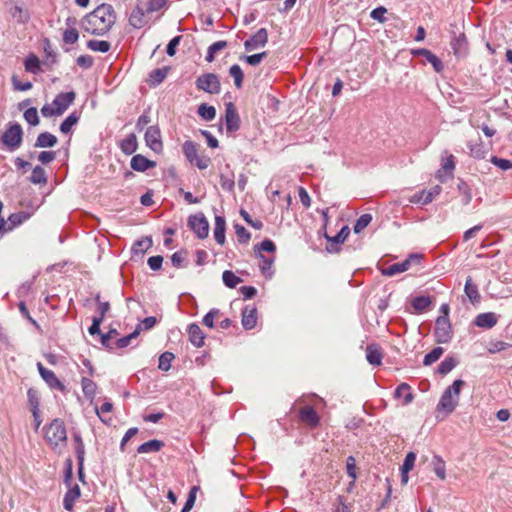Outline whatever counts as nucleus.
Masks as SVG:
<instances>
[{
    "label": "nucleus",
    "instance_id": "f257e3e1",
    "mask_svg": "<svg viewBox=\"0 0 512 512\" xmlns=\"http://www.w3.org/2000/svg\"><path fill=\"white\" fill-rule=\"evenodd\" d=\"M115 22L116 13L113 6L101 4L83 17L81 26L86 32L101 36L109 32Z\"/></svg>",
    "mask_w": 512,
    "mask_h": 512
},
{
    "label": "nucleus",
    "instance_id": "f03ea898",
    "mask_svg": "<svg viewBox=\"0 0 512 512\" xmlns=\"http://www.w3.org/2000/svg\"><path fill=\"white\" fill-rule=\"evenodd\" d=\"M465 385L463 380H455L453 384L445 389L438 405V411H444L446 414L452 413L458 405L461 389Z\"/></svg>",
    "mask_w": 512,
    "mask_h": 512
},
{
    "label": "nucleus",
    "instance_id": "7ed1b4c3",
    "mask_svg": "<svg viewBox=\"0 0 512 512\" xmlns=\"http://www.w3.org/2000/svg\"><path fill=\"white\" fill-rule=\"evenodd\" d=\"M45 440L53 448L65 446L67 442V432L63 421L60 419L53 420L49 426L45 428Z\"/></svg>",
    "mask_w": 512,
    "mask_h": 512
},
{
    "label": "nucleus",
    "instance_id": "20e7f679",
    "mask_svg": "<svg viewBox=\"0 0 512 512\" xmlns=\"http://www.w3.org/2000/svg\"><path fill=\"white\" fill-rule=\"evenodd\" d=\"M182 150L186 159L200 170L208 168L211 163L210 158L204 152H200L198 145L193 141H185Z\"/></svg>",
    "mask_w": 512,
    "mask_h": 512
},
{
    "label": "nucleus",
    "instance_id": "39448f33",
    "mask_svg": "<svg viewBox=\"0 0 512 512\" xmlns=\"http://www.w3.org/2000/svg\"><path fill=\"white\" fill-rule=\"evenodd\" d=\"M196 87L209 94H218L221 91V84L218 76L214 73H205L196 80Z\"/></svg>",
    "mask_w": 512,
    "mask_h": 512
},
{
    "label": "nucleus",
    "instance_id": "423d86ee",
    "mask_svg": "<svg viewBox=\"0 0 512 512\" xmlns=\"http://www.w3.org/2000/svg\"><path fill=\"white\" fill-rule=\"evenodd\" d=\"M434 336L438 343H448L452 338V327L449 318L439 316L435 322Z\"/></svg>",
    "mask_w": 512,
    "mask_h": 512
},
{
    "label": "nucleus",
    "instance_id": "0eeeda50",
    "mask_svg": "<svg viewBox=\"0 0 512 512\" xmlns=\"http://www.w3.org/2000/svg\"><path fill=\"white\" fill-rule=\"evenodd\" d=\"M22 128L19 124L11 125L3 134L2 142L10 148V150L17 149L22 142Z\"/></svg>",
    "mask_w": 512,
    "mask_h": 512
},
{
    "label": "nucleus",
    "instance_id": "6e6552de",
    "mask_svg": "<svg viewBox=\"0 0 512 512\" xmlns=\"http://www.w3.org/2000/svg\"><path fill=\"white\" fill-rule=\"evenodd\" d=\"M188 224L199 238L203 239L208 236L209 223L203 214L199 213L190 216L188 219Z\"/></svg>",
    "mask_w": 512,
    "mask_h": 512
},
{
    "label": "nucleus",
    "instance_id": "1a4fd4ad",
    "mask_svg": "<svg viewBox=\"0 0 512 512\" xmlns=\"http://www.w3.org/2000/svg\"><path fill=\"white\" fill-rule=\"evenodd\" d=\"M146 145L156 153H160L163 149L161 141V132L157 126H150L145 132Z\"/></svg>",
    "mask_w": 512,
    "mask_h": 512
},
{
    "label": "nucleus",
    "instance_id": "9d476101",
    "mask_svg": "<svg viewBox=\"0 0 512 512\" xmlns=\"http://www.w3.org/2000/svg\"><path fill=\"white\" fill-rule=\"evenodd\" d=\"M421 256L418 254H411L409 258L404 260L401 263H395L387 267L382 271V273L386 276H394L396 274L405 272L409 269L412 262L419 263Z\"/></svg>",
    "mask_w": 512,
    "mask_h": 512
},
{
    "label": "nucleus",
    "instance_id": "9b49d317",
    "mask_svg": "<svg viewBox=\"0 0 512 512\" xmlns=\"http://www.w3.org/2000/svg\"><path fill=\"white\" fill-rule=\"evenodd\" d=\"M225 124L228 132H235L240 128V117L233 103H226Z\"/></svg>",
    "mask_w": 512,
    "mask_h": 512
},
{
    "label": "nucleus",
    "instance_id": "f8f14e48",
    "mask_svg": "<svg viewBox=\"0 0 512 512\" xmlns=\"http://www.w3.org/2000/svg\"><path fill=\"white\" fill-rule=\"evenodd\" d=\"M268 42V32L261 28L251 38L245 41L244 47L247 51H252L264 47Z\"/></svg>",
    "mask_w": 512,
    "mask_h": 512
},
{
    "label": "nucleus",
    "instance_id": "ddd939ff",
    "mask_svg": "<svg viewBox=\"0 0 512 512\" xmlns=\"http://www.w3.org/2000/svg\"><path fill=\"white\" fill-rule=\"evenodd\" d=\"M37 368L41 377L49 385V387L53 389H58L60 391H63L65 389L62 382L57 378V376L52 370L45 368L43 364L40 362L37 364Z\"/></svg>",
    "mask_w": 512,
    "mask_h": 512
},
{
    "label": "nucleus",
    "instance_id": "4468645a",
    "mask_svg": "<svg viewBox=\"0 0 512 512\" xmlns=\"http://www.w3.org/2000/svg\"><path fill=\"white\" fill-rule=\"evenodd\" d=\"M75 97L76 94L73 91L60 93L55 97L52 103L55 105V108L58 109V112H60L62 115L74 102Z\"/></svg>",
    "mask_w": 512,
    "mask_h": 512
},
{
    "label": "nucleus",
    "instance_id": "2eb2a0df",
    "mask_svg": "<svg viewBox=\"0 0 512 512\" xmlns=\"http://www.w3.org/2000/svg\"><path fill=\"white\" fill-rule=\"evenodd\" d=\"M412 53L414 55L423 56L426 59V61L432 65L433 69L437 73H440L443 71V69H444L443 62L435 54H433L430 50L421 48V49L414 50Z\"/></svg>",
    "mask_w": 512,
    "mask_h": 512
},
{
    "label": "nucleus",
    "instance_id": "dca6fc26",
    "mask_svg": "<svg viewBox=\"0 0 512 512\" xmlns=\"http://www.w3.org/2000/svg\"><path fill=\"white\" fill-rule=\"evenodd\" d=\"M299 416L303 423L307 424L308 426H310L312 428L318 426L319 421H320L318 414L310 406H305V407L301 408L300 412H299Z\"/></svg>",
    "mask_w": 512,
    "mask_h": 512
},
{
    "label": "nucleus",
    "instance_id": "f3484780",
    "mask_svg": "<svg viewBox=\"0 0 512 512\" xmlns=\"http://www.w3.org/2000/svg\"><path fill=\"white\" fill-rule=\"evenodd\" d=\"M257 324V309L254 306H246L242 311V325L246 330L253 329Z\"/></svg>",
    "mask_w": 512,
    "mask_h": 512
},
{
    "label": "nucleus",
    "instance_id": "a211bd4d",
    "mask_svg": "<svg viewBox=\"0 0 512 512\" xmlns=\"http://www.w3.org/2000/svg\"><path fill=\"white\" fill-rule=\"evenodd\" d=\"M131 168L135 171L144 172L155 167L156 163L147 159L141 154L134 155L130 162Z\"/></svg>",
    "mask_w": 512,
    "mask_h": 512
},
{
    "label": "nucleus",
    "instance_id": "6ab92c4d",
    "mask_svg": "<svg viewBox=\"0 0 512 512\" xmlns=\"http://www.w3.org/2000/svg\"><path fill=\"white\" fill-rule=\"evenodd\" d=\"M497 320L495 313H481L475 318V325L481 328L490 329L496 325Z\"/></svg>",
    "mask_w": 512,
    "mask_h": 512
},
{
    "label": "nucleus",
    "instance_id": "aec40b11",
    "mask_svg": "<svg viewBox=\"0 0 512 512\" xmlns=\"http://www.w3.org/2000/svg\"><path fill=\"white\" fill-rule=\"evenodd\" d=\"M189 340L195 347L204 345L205 335L197 324H191L188 327Z\"/></svg>",
    "mask_w": 512,
    "mask_h": 512
},
{
    "label": "nucleus",
    "instance_id": "412c9836",
    "mask_svg": "<svg viewBox=\"0 0 512 512\" xmlns=\"http://www.w3.org/2000/svg\"><path fill=\"white\" fill-rule=\"evenodd\" d=\"M129 23L134 28H142L146 24L145 11L140 6H136L130 14Z\"/></svg>",
    "mask_w": 512,
    "mask_h": 512
},
{
    "label": "nucleus",
    "instance_id": "4be33fe9",
    "mask_svg": "<svg viewBox=\"0 0 512 512\" xmlns=\"http://www.w3.org/2000/svg\"><path fill=\"white\" fill-rule=\"evenodd\" d=\"M225 229L226 222L225 219L221 216L215 217V226H214V238L216 242L220 245L225 243Z\"/></svg>",
    "mask_w": 512,
    "mask_h": 512
},
{
    "label": "nucleus",
    "instance_id": "5701e85b",
    "mask_svg": "<svg viewBox=\"0 0 512 512\" xmlns=\"http://www.w3.org/2000/svg\"><path fill=\"white\" fill-rule=\"evenodd\" d=\"M164 447V442L153 439L141 444L137 448L139 454L154 453L160 451Z\"/></svg>",
    "mask_w": 512,
    "mask_h": 512
},
{
    "label": "nucleus",
    "instance_id": "b1692460",
    "mask_svg": "<svg viewBox=\"0 0 512 512\" xmlns=\"http://www.w3.org/2000/svg\"><path fill=\"white\" fill-rule=\"evenodd\" d=\"M138 143H137V137L135 134H129L124 138L120 143V148L123 153L127 155H131L134 153L137 149Z\"/></svg>",
    "mask_w": 512,
    "mask_h": 512
},
{
    "label": "nucleus",
    "instance_id": "393cba45",
    "mask_svg": "<svg viewBox=\"0 0 512 512\" xmlns=\"http://www.w3.org/2000/svg\"><path fill=\"white\" fill-rule=\"evenodd\" d=\"M366 359L371 365H380L382 353L377 345L371 344L366 348Z\"/></svg>",
    "mask_w": 512,
    "mask_h": 512
},
{
    "label": "nucleus",
    "instance_id": "a878e982",
    "mask_svg": "<svg viewBox=\"0 0 512 512\" xmlns=\"http://www.w3.org/2000/svg\"><path fill=\"white\" fill-rule=\"evenodd\" d=\"M80 497V488L75 485L64 496L63 505L67 511H72L74 502Z\"/></svg>",
    "mask_w": 512,
    "mask_h": 512
},
{
    "label": "nucleus",
    "instance_id": "bb28decb",
    "mask_svg": "<svg viewBox=\"0 0 512 512\" xmlns=\"http://www.w3.org/2000/svg\"><path fill=\"white\" fill-rule=\"evenodd\" d=\"M57 144V138L49 132L40 133L36 139L35 147L46 148Z\"/></svg>",
    "mask_w": 512,
    "mask_h": 512
},
{
    "label": "nucleus",
    "instance_id": "cd10ccee",
    "mask_svg": "<svg viewBox=\"0 0 512 512\" xmlns=\"http://www.w3.org/2000/svg\"><path fill=\"white\" fill-rule=\"evenodd\" d=\"M451 46L456 56L460 57L465 55L467 52V41L465 34H460L458 37H456L451 42Z\"/></svg>",
    "mask_w": 512,
    "mask_h": 512
},
{
    "label": "nucleus",
    "instance_id": "c85d7f7f",
    "mask_svg": "<svg viewBox=\"0 0 512 512\" xmlns=\"http://www.w3.org/2000/svg\"><path fill=\"white\" fill-rule=\"evenodd\" d=\"M394 395L396 398L403 399V402H402L403 405L409 404L413 399V395L410 391V386L406 383L400 384L396 388Z\"/></svg>",
    "mask_w": 512,
    "mask_h": 512
},
{
    "label": "nucleus",
    "instance_id": "c756f323",
    "mask_svg": "<svg viewBox=\"0 0 512 512\" xmlns=\"http://www.w3.org/2000/svg\"><path fill=\"white\" fill-rule=\"evenodd\" d=\"M467 147H468L469 153L472 157L477 158V159L485 158L486 150H485L480 139H478L475 143L473 141H469L467 144Z\"/></svg>",
    "mask_w": 512,
    "mask_h": 512
},
{
    "label": "nucleus",
    "instance_id": "7c9ffc66",
    "mask_svg": "<svg viewBox=\"0 0 512 512\" xmlns=\"http://www.w3.org/2000/svg\"><path fill=\"white\" fill-rule=\"evenodd\" d=\"M464 290H465V294L467 295V297L469 298V300L472 303H475V302L479 301L480 294H479V291H478V287H477L476 284L473 283L471 277H468L466 279L465 289Z\"/></svg>",
    "mask_w": 512,
    "mask_h": 512
},
{
    "label": "nucleus",
    "instance_id": "2f4dec72",
    "mask_svg": "<svg viewBox=\"0 0 512 512\" xmlns=\"http://www.w3.org/2000/svg\"><path fill=\"white\" fill-rule=\"evenodd\" d=\"M151 246L152 239L150 237H143L133 244L132 252L135 255H143Z\"/></svg>",
    "mask_w": 512,
    "mask_h": 512
},
{
    "label": "nucleus",
    "instance_id": "473e14b6",
    "mask_svg": "<svg viewBox=\"0 0 512 512\" xmlns=\"http://www.w3.org/2000/svg\"><path fill=\"white\" fill-rule=\"evenodd\" d=\"M432 301L429 296H418L412 300V306L415 311L422 313L424 312L430 305Z\"/></svg>",
    "mask_w": 512,
    "mask_h": 512
},
{
    "label": "nucleus",
    "instance_id": "72a5a7b5",
    "mask_svg": "<svg viewBox=\"0 0 512 512\" xmlns=\"http://www.w3.org/2000/svg\"><path fill=\"white\" fill-rule=\"evenodd\" d=\"M87 47L92 51L105 53L110 50L111 44L105 40H89Z\"/></svg>",
    "mask_w": 512,
    "mask_h": 512
},
{
    "label": "nucleus",
    "instance_id": "f704fd0d",
    "mask_svg": "<svg viewBox=\"0 0 512 512\" xmlns=\"http://www.w3.org/2000/svg\"><path fill=\"white\" fill-rule=\"evenodd\" d=\"M198 114L204 120L211 121L216 116V110L213 106H209V105L203 103V104L199 105V107H198Z\"/></svg>",
    "mask_w": 512,
    "mask_h": 512
},
{
    "label": "nucleus",
    "instance_id": "c9c22d12",
    "mask_svg": "<svg viewBox=\"0 0 512 512\" xmlns=\"http://www.w3.org/2000/svg\"><path fill=\"white\" fill-rule=\"evenodd\" d=\"M82 391L86 397H94L96 394V384L87 377L81 379Z\"/></svg>",
    "mask_w": 512,
    "mask_h": 512
},
{
    "label": "nucleus",
    "instance_id": "e433bc0d",
    "mask_svg": "<svg viewBox=\"0 0 512 512\" xmlns=\"http://www.w3.org/2000/svg\"><path fill=\"white\" fill-rule=\"evenodd\" d=\"M222 279L224 284L229 288H235L239 283L242 282V279L236 276L232 271L226 270L222 274Z\"/></svg>",
    "mask_w": 512,
    "mask_h": 512
},
{
    "label": "nucleus",
    "instance_id": "4c0bfd02",
    "mask_svg": "<svg viewBox=\"0 0 512 512\" xmlns=\"http://www.w3.org/2000/svg\"><path fill=\"white\" fill-rule=\"evenodd\" d=\"M229 74L233 77L235 86L241 88L244 77L241 67L237 64L232 65L229 69Z\"/></svg>",
    "mask_w": 512,
    "mask_h": 512
},
{
    "label": "nucleus",
    "instance_id": "58836bf2",
    "mask_svg": "<svg viewBox=\"0 0 512 512\" xmlns=\"http://www.w3.org/2000/svg\"><path fill=\"white\" fill-rule=\"evenodd\" d=\"M30 181L34 184H45L47 182L45 170L41 166H36L32 171Z\"/></svg>",
    "mask_w": 512,
    "mask_h": 512
},
{
    "label": "nucleus",
    "instance_id": "ea45409f",
    "mask_svg": "<svg viewBox=\"0 0 512 512\" xmlns=\"http://www.w3.org/2000/svg\"><path fill=\"white\" fill-rule=\"evenodd\" d=\"M443 353L444 349L442 347H435L424 357L423 364L426 366L433 364L442 356Z\"/></svg>",
    "mask_w": 512,
    "mask_h": 512
},
{
    "label": "nucleus",
    "instance_id": "a19ab883",
    "mask_svg": "<svg viewBox=\"0 0 512 512\" xmlns=\"http://www.w3.org/2000/svg\"><path fill=\"white\" fill-rule=\"evenodd\" d=\"M79 117L76 113L70 114L60 125V131L64 134H68L72 127L78 122Z\"/></svg>",
    "mask_w": 512,
    "mask_h": 512
},
{
    "label": "nucleus",
    "instance_id": "79ce46f5",
    "mask_svg": "<svg viewBox=\"0 0 512 512\" xmlns=\"http://www.w3.org/2000/svg\"><path fill=\"white\" fill-rule=\"evenodd\" d=\"M227 42L226 41H217L213 43L209 48L206 55V60L208 62H212L215 58V54L222 49L226 48Z\"/></svg>",
    "mask_w": 512,
    "mask_h": 512
},
{
    "label": "nucleus",
    "instance_id": "37998d69",
    "mask_svg": "<svg viewBox=\"0 0 512 512\" xmlns=\"http://www.w3.org/2000/svg\"><path fill=\"white\" fill-rule=\"evenodd\" d=\"M174 354L170 352H164L159 357L158 368L162 371H168L171 368V362L174 359Z\"/></svg>",
    "mask_w": 512,
    "mask_h": 512
},
{
    "label": "nucleus",
    "instance_id": "c03bdc74",
    "mask_svg": "<svg viewBox=\"0 0 512 512\" xmlns=\"http://www.w3.org/2000/svg\"><path fill=\"white\" fill-rule=\"evenodd\" d=\"M168 68L155 69L150 73V81L153 85L160 84L167 76Z\"/></svg>",
    "mask_w": 512,
    "mask_h": 512
},
{
    "label": "nucleus",
    "instance_id": "a18cd8bd",
    "mask_svg": "<svg viewBox=\"0 0 512 512\" xmlns=\"http://www.w3.org/2000/svg\"><path fill=\"white\" fill-rule=\"evenodd\" d=\"M455 164H454V157L450 155L446 162L443 164L442 168L437 172L436 177L440 179L441 181H444L442 173H448L449 175L452 174L454 170Z\"/></svg>",
    "mask_w": 512,
    "mask_h": 512
},
{
    "label": "nucleus",
    "instance_id": "49530a36",
    "mask_svg": "<svg viewBox=\"0 0 512 512\" xmlns=\"http://www.w3.org/2000/svg\"><path fill=\"white\" fill-rule=\"evenodd\" d=\"M456 366V360L452 357L445 358L438 366V372L442 375L448 374Z\"/></svg>",
    "mask_w": 512,
    "mask_h": 512
},
{
    "label": "nucleus",
    "instance_id": "de8ad7c7",
    "mask_svg": "<svg viewBox=\"0 0 512 512\" xmlns=\"http://www.w3.org/2000/svg\"><path fill=\"white\" fill-rule=\"evenodd\" d=\"M372 221V216L370 214H363L361 215L355 225H354V232L360 233L362 232Z\"/></svg>",
    "mask_w": 512,
    "mask_h": 512
},
{
    "label": "nucleus",
    "instance_id": "09e8293b",
    "mask_svg": "<svg viewBox=\"0 0 512 512\" xmlns=\"http://www.w3.org/2000/svg\"><path fill=\"white\" fill-rule=\"evenodd\" d=\"M79 39V33L74 27H68L63 32V41L66 44H74Z\"/></svg>",
    "mask_w": 512,
    "mask_h": 512
},
{
    "label": "nucleus",
    "instance_id": "8fccbe9b",
    "mask_svg": "<svg viewBox=\"0 0 512 512\" xmlns=\"http://www.w3.org/2000/svg\"><path fill=\"white\" fill-rule=\"evenodd\" d=\"M25 69L31 73H37L40 69V61L36 55H30L25 60Z\"/></svg>",
    "mask_w": 512,
    "mask_h": 512
},
{
    "label": "nucleus",
    "instance_id": "3c124183",
    "mask_svg": "<svg viewBox=\"0 0 512 512\" xmlns=\"http://www.w3.org/2000/svg\"><path fill=\"white\" fill-rule=\"evenodd\" d=\"M349 234H350V229H349V227H348V226H344V227H342V229L337 233V235H335L334 237H330V236H328V235H326L325 237H326V239H327L328 241H331V242H333V243H337V244H339V243H343V242L347 239V237L349 236Z\"/></svg>",
    "mask_w": 512,
    "mask_h": 512
},
{
    "label": "nucleus",
    "instance_id": "603ef678",
    "mask_svg": "<svg viewBox=\"0 0 512 512\" xmlns=\"http://www.w3.org/2000/svg\"><path fill=\"white\" fill-rule=\"evenodd\" d=\"M12 16L18 20V22L25 23L29 20V12L21 6H15L12 9Z\"/></svg>",
    "mask_w": 512,
    "mask_h": 512
},
{
    "label": "nucleus",
    "instance_id": "864d4df0",
    "mask_svg": "<svg viewBox=\"0 0 512 512\" xmlns=\"http://www.w3.org/2000/svg\"><path fill=\"white\" fill-rule=\"evenodd\" d=\"M434 464V472L435 474L441 479L444 480L446 478V470H445V463L444 461L436 456L433 460Z\"/></svg>",
    "mask_w": 512,
    "mask_h": 512
},
{
    "label": "nucleus",
    "instance_id": "5fc2aeb1",
    "mask_svg": "<svg viewBox=\"0 0 512 512\" xmlns=\"http://www.w3.org/2000/svg\"><path fill=\"white\" fill-rule=\"evenodd\" d=\"M332 512H351L350 505L343 496H338L333 503Z\"/></svg>",
    "mask_w": 512,
    "mask_h": 512
},
{
    "label": "nucleus",
    "instance_id": "6e6d98bb",
    "mask_svg": "<svg viewBox=\"0 0 512 512\" xmlns=\"http://www.w3.org/2000/svg\"><path fill=\"white\" fill-rule=\"evenodd\" d=\"M27 396H28V403L30 406V410L31 411L39 410L40 401H39V395H38L37 390L32 389V388L29 389L27 392Z\"/></svg>",
    "mask_w": 512,
    "mask_h": 512
},
{
    "label": "nucleus",
    "instance_id": "4d7b16f0",
    "mask_svg": "<svg viewBox=\"0 0 512 512\" xmlns=\"http://www.w3.org/2000/svg\"><path fill=\"white\" fill-rule=\"evenodd\" d=\"M24 119L32 126L39 124V117L37 109L31 107L24 112Z\"/></svg>",
    "mask_w": 512,
    "mask_h": 512
},
{
    "label": "nucleus",
    "instance_id": "13d9d810",
    "mask_svg": "<svg viewBox=\"0 0 512 512\" xmlns=\"http://www.w3.org/2000/svg\"><path fill=\"white\" fill-rule=\"evenodd\" d=\"M416 460V454L414 452H409L403 462V465L401 466V472H410L415 464Z\"/></svg>",
    "mask_w": 512,
    "mask_h": 512
},
{
    "label": "nucleus",
    "instance_id": "bf43d9fd",
    "mask_svg": "<svg viewBox=\"0 0 512 512\" xmlns=\"http://www.w3.org/2000/svg\"><path fill=\"white\" fill-rule=\"evenodd\" d=\"M458 188L463 195V204H469L472 200V192L470 187L465 182L461 181L458 185Z\"/></svg>",
    "mask_w": 512,
    "mask_h": 512
},
{
    "label": "nucleus",
    "instance_id": "052dcab7",
    "mask_svg": "<svg viewBox=\"0 0 512 512\" xmlns=\"http://www.w3.org/2000/svg\"><path fill=\"white\" fill-rule=\"evenodd\" d=\"M346 471L349 477H351L353 480H356L357 478V467H356V460L353 456H349L346 460Z\"/></svg>",
    "mask_w": 512,
    "mask_h": 512
},
{
    "label": "nucleus",
    "instance_id": "680f3d73",
    "mask_svg": "<svg viewBox=\"0 0 512 512\" xmlns=\"http://www.w3.org/2000/svg\"><path fill=\"white\" fill-rule=\"evenodd\" d=\"M138 334H139V327L134 332H132L131 334L118 339L116 341L117 347L118 348H125V347H127L131 343V341L138 336Z\"/></svg>",
    "mask_w": 512,
    "mask_h": 512
},
{
    "label": "nucleus",
    "instance_id": "e2e57ef3",
    "mask_svg": "<svg viewBox=\"0 0 512 512\" xmlns=\"http://www.w3.org/2000/svg\"><path fill=\"white\" fill-rule=\"evenodd\" d=\"M12 84L15 90L18 91H27L32 88V83L29 81L22 82L18 79L16 75L12 76Z\"/></svg>",
    "mask_w": 512,
    "mask_h": 512
},
{
    "label": "nucleus",
    "instance_id": "0e129e2a",
    "mask_svg": "<svg viewBox=\"0 0 512 512\" xmlns=\"http://www.w3.org/2000/svg\"><path fill=\"white\" fill-rule=\"evenodd\" d=\"M219 310L218 309H212L210 310L203 318V324L209 328L214 327V320L219 316Z\"/></svg>",
    "mask_w": 512,
    "mask_h": 512
},
{
    "label": "nucleus",
    "instance_id": "69168bd1",
    "mask_svg": "<svg viewBox=\"0 0 512 512\" xmlns=\"http://www.w3.org/2000/svg\"><path fill=\"white\" fill-rule=\"evenodd\" d=\"M118 335V332L116 329L112 328L105 334H100V340L103 346L107 348H112L110 344V340Z\"/></svg>",
    "mask_w": 512,
    "mask_h": 512
},
{
    "label": "nucleus",
    "instance_id": "338daca9",
    "mask_svg": "<svg viewBox=\"0 0 512 512\" xmlns=\"http://www.w3.org/2000/svg\"><path fill=\"white\" fill-rule=\"evenodd\" d=\"M41 114L44 117H53V116H60V112H58V109L55 108V105L53 103L46 104L41 108Z\"/></svg>",
    "mask_w": 512,
    "mask_h": 512
},
{
    "label": "nucleus",
    "instance_id": "774afa93",
    "mask_svg": "<svg viewBox=\"0 0 512 512\" xmlns=\"http://www.w3.org/2000/svg\"><path fill=\"white\" fill-rule=\"evenodd\" d=\"M491 163H493L495 166L499 167L502 170H508L512 168V162L510 160L498 158L496 156H493L491 158Z\"/></svg>",
    "mask_w": 512,
    "mask_h": 512
}]
</instances>
